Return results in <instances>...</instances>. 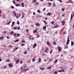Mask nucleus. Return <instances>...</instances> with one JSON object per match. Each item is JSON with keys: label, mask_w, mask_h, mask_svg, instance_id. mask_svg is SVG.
I'll return each mask as SVG.
<instances>
[{"label": "nucleus", "mask_w": 74, "mask_h": 74, "mask_svg": "<svg viewBox=\"0 0 74 74\" xmlns=\"http://www.w3.org/2000/svg\"><path fill=\"white\" fill-rule=\"evenodd\" d=\"M11 21H10L9 22H8V23H7V25H9V24H10V23H11Z\"/></svg>", "instance_id": "2f4dec72"}, {"label": "nucleus", "mask_w": 74, "mask_h": 74, "mask_svg": "<svg viewBox=\"0 0 74 74\" xmlns=\"http://www.w3.org/2000/svg\"><path fill=\"white\" fill-rule=\"evenodd\" d=\"M43 11H45V8H44L43 9Z\"/></svg>", "instance_id": "680f3d73"}, {"label": "nucleus", "mask_w": 74, "mask_h": 74, "mask_svg": "<svg viewBox=\"0 0 74 74\" xmlns=\"http://www.w3.org/2000/svg\"><path fill=\"white\" fill-rule=\"evenodd\" d=\"M29 38V40H33V38H34L33 37L32 38Z\"/></svg>", "instance_id": "c9c22d12"}, {"label": "nucleus", "mask_w": 74, "mask_h": 74, "mask_svg": "<svg viewBox=\"0 0 74 74\" xmlns=\"http://www.w3.org/2000/svg\"><path fill=\"white\" fill-rule=\"evenodd\" d=\"M26 65H25L23 66V68H24V69H25L26 68Z\"/></svg>", "instance_id": "c85d7f7f"}, {"label": "nucleus", "mask_w": 74, "mask_h": 74, "mask_svg": "<svg viewBox=\"0 0 74 74\" xmlns=\"http://www.w3.org/2000/svg\"><path fill=\"white\" fill-rule=\"evenodd\" d=\"M65 24V20H64V21H62V25H64Z\"/></svg>", "instance_id": "20e7f679"}, {"label": "nucleus", "mask_w": 74, "mask_h": 74, "mask_svg": "<svg viewBox=\"0 0 74 74\" xmlns=\"http://www.w3.org/2000/svg\"><path fill=\"white\" fill-rule=\"evenodd\" d=\"M18 48H19L18 47H17L15 49V50H17V49H18Z\"/></svg>", "instance_id": "a19ab883"}, {"label": "nucleus", "mask_w": 74, "mask_h": 74, "mask_svg": "<svg viewBox=\"0 0 74 74\" xmlns=\"http://www.w3.org/2000/svg\"><path fill=\"white\" fill-rule=\"evenodd\" d=\"M36 26H40V25L39 23H37L36 24Z\"/></svg>", "instance_id": "1a4fd4ad"}, {"label": "nucleus", "mask_w": 74, "mask_h": 74, "mask_svg": "<svg viewBox=\"0 0 74 74\" xmlns=\"http://www.w3.org/2000/svg\"><path fill=\"white\" fill-rule=\"evenodd\" d=\"M7 38L9 39V38H10V37H9V36H7Z\"/></svg>", "instance_id": "e2e57ef3"}, {"label": "nucleus", "mask_w": 74, "mask_h": 74, "mask_svg": "<svg viewBox=\"0 0 74 74\" xmlns=\"http://www.w3.org/2000/svg\"><path fill=\"white\" fill-rule=\"evenodd\" d=\"M14 31H12L11 32V33H10V35H11L12 34H14Z\"/></svg>", "instance_id": "6ab92c4d"}, {"label": "nucleus", "mask_w": 74, "mask_h": 74, "mask_svg": "<svg viewBox=\"0 0 74 74\" xmlns=\"http://www.w3.org/2000/svg\"><path fill=\"white\" fill-rule=\"evenodd\" d=\"M19 4L18 3L16 5H15V6H16L17 7H18V6H19Z\"/></svg>", "instance_id": "c756f323"}, {"label": "nucleus", "mask_w": 74, "mask_h": 74, "mask_svg": "<svg viewBox=\"0 0 74 74\" xmlns=\"http://www.w3.org/2000/svg\"><path fill=\"white\" fill-rule=\"evenodd\" d=\"M64 69H63L62 70H61V71H62V72H64Z\"/></svg>", "instance_id": "3c124183"}, {"label": "nucleus", "mask_w": 74, "mask_h": 74, "mask_svg": "<svg viewBox=\"0 0 74 74\" xmlns=\"http://www.w3.org/2000/svg\"><path fill=\"white\" fill-rule=\"evenodd\" d=\"M70 2L68 1H67V2H66V3H70Z\"/></svg>", "instance_id": "864d4df0"}, {"label": "nucleus", "mask_w": 74, "mask_h": 74, "mask_svg": "<svg viewBox=\"0 0 74 74\" xmlns=\"http://www.w3.org/2000/svg\"><path fill=\"white\" fill-rule=\"evenodd\" d=\"M51 68V66H49V67H48L47 69L48 70H49V69H50Z\"/></svg>", "instance_id": "412c9836"}, {"label": "nucleus", "mask_w": 74, "mask_h": 74, "mask_svg": "<svg viewBox=\"0 0 74 74\" xmlns=\"http://www.w3.org/2000/svg\"><path fill=\"white\" fill-rule=\"evenodd\" d=\"M21 5L22 6V7H24V3H22Z\"/></svg>", "instance_id": "2eb2a0df"}, {"label": "nucleus", "mask_w": 74, "mask_h": 74, "mask_svg": "<svg viewBox=\"0 0 74 74\" xmlns=\"http://www.w3.org/2000/svg\"><path fill=\"white\" fill-rule=\"evenodd\" d=\"M24 45H25V44H22V47H23V46H24Z\"/></svg>", "instance_id": "bf43d9fd"}, {"label": "nucleus", "mask_w": 74, "mask_h": 74, "mask_svg": "<svg viewBox=\"0 0 74 74\" xmlns=\"http://www.w3.org/2000/svg\"><path fill=\"white\" fill-rule=\"evenodd\" d=\"M69 2H69V3H73V1H70L69 0Z\"/></svg>", "instance_id": "5701e85b"}, {"label": "nucleus", "mask_w": 74, "mask_h": 74, "mask_svg": "<svg viewBox=\"0 0 74 74\" xmlns=\"http://www.w3.org/2000/svg\"><path fill=\"white\" fill-rule=\"evenodd\" d=\"M17 36H20V34H17Z\"/></svg>", "instance_id": "ea45409f"}, {"label": "nucleus", "mask_w": 74, "mask_h": 74, "mask_svg": "<svg viewBox=\"0 0 74 74\" xmlns=\"http://www.w3.org/2000/svg\"><path fill=\"white\" fill-rule=\"evenodd\" d=\"M33 15H35V14H36V13H35V12H33Z\"/></svg>", "instance_id": "603ef678"}, {"label": "nucleus", "mask_w": 74, "mask_h": 74, "mask_svg": "<svg viewBox=\"0 0 74 74\" xmlns=\"http://www.w3.org/2000/svg\"><path fill=\"white\" fill-rule=\"evenodd\" d=\"M21 42H25V40H22L21 41Z\"/></svg>", "instance_id": "c03bdc74"}, {"label": "nucleus", "mask_w": 74, "mask_h": 74, "mask_svg": "<svg viewBox=\"0 0 74 74\" xmlns=\"http://www.w3.org/2000/svg\"><path fill=\"white\" fill-rule=\"evenodd\" d=\"M58 74V72L57 71L54 72V74Z\"/></svg>", "instance_id": "393cba45"}, {"label": "nucleus", "mask_w": 74, "mask_h": 74, "mask_svg": "<svg viewBox=\"0 0 74 74\" xmlns=\"http://www.w3.org/2000/svg\"><path fill=\"white\" fill-rule=\"evenodd\" d=\"M49 49L48 48H45V51H44V52H46L48 51Z\"/></svg>", "instance_id": "39448f33"}, {"label": "nucleus", "mask_w": 74, "mask_h": 74, "mask_svg": "<svg viewBox=\"0 0 74 74\" xmlns=\"http://www.w3.org/2000/svg\"><path fill=\"white\" fill-rule=\"evenodd\" d=\"M58 25H57L55 27H54V28H58Z\"/></svg>", "instance_id": "b1692460"}, {"label": "nucleus", "mask_w": 74, "mask_h": 74, "mask_svg": "<svg viewBox=\"0 0 74 74\" xmlns=\"http://www.w3.org/2000/svg\"><path fill=\"white\" fill-rule=\"evenodd\" d=\"M16 64H18V63L19 62V59L16 60Z\"/></svg>", "instance_id": "9b49d317"}, {"label": "nucleus", "mask_w": 74, "mask_h": 74, "mask_svg": "<svg viewBox=\"0 0 74 74\" xmlns=\"http://www.w3.org/2000/svg\"><path fill=\"white\" fill-rule=\"evenodd\" d=\"M27 53V51L25 52L24 53V54H25V55H26V54Z\"/></svg>", "instance_id": "a18cd8bd"}, {"label": "nucleus", "mask_w": 74, "mask_h": 74, "mask_svg": "<svg viewBox=\"0 0 74 74\" xmlns=\"http://www.w3.org/2000/svg\"><path fill=\"white\" fill-rule=\"evenodd\" d=\"M52 52H53L52 50H51V51H50V54H52Z\"/></svg>", "instance_id": "37998d69"}, {"label": "nucleus", "mask_w": 74, "mask_h": 74, "mask_svg": "<svg viewBox=\"0 0 74 74\" xmlns=\"http://www.w3.org/2000/svg\"><path fill=\"white\" fill-rule=\"evenodd\" d=\"M37 32V30H35L34 32V33H36Z\"/></svg>", "instance_id": "bb28decb"}, {"label": "nucleus", "mask_w": 74, "mask_h": 74, "mask_svg": "<svg viewBox=\"0 0 74 74\" xmlns=\"http://www.w3.org/2000/svg\"><path fill=\"white\" fill-rule=\"evenodd\" d=\"M69 42H70V39H69V36H68L67 37V40L66 43V45H69Z\"/></svg>", "instance_id": "f257e3e1"}, {"label": "nucleus", "mask_w": 74, "mask_h": 74, "mask_svg": "<svg viewBox=\"0 0 74 74\" xmlns=\"http://www.w3.org/2000/svg\"><path fill=\"white\" fill-rule=\"evenodd\" d=\"M74 44V43L73 42L71 41V45H73Z\"/></svg>", "instance_id": "dca6fc26"}, {"label": "nucleus", "mask_w": 74, "mask_h": 74, "mask_svg": "<svg viewBox=\"0 0 74 74\" xmlns=\"http://www.w3.org/2000/svg\"><path fill=\"white\" fill-rule=\"evenodd\" d=\"M37 1L36 0H33L32 1V3H35Z\"/></svg>", "instance_id": "4468645a"}, {"label": "nucleus", "mask_w": 74, "mask_h": 74, "mask_svg": "<svg viewBox=\"0 0 74 74\" xmlns=\"http://www.w3.org/2000/svg\"><path fill=\"white\" fill-rule=\"evenodd\" d=\"M51 15V13L49 12L47 14V16H49V15Z\"/></svg>", "instance_id": "f8f14e48"}, {"label": "nucleus", "mask_w": 74, "mask_h": 74, "mask_svg": "<svg viewBox=\"0 0 74 74\" xmlns=\"http://www.w3.org/2000/svg\"><path fill=\"white\" fill-rule=\"evenodd\" d=\"M58 62V60H56L55 61V63H57Z\"/></svg>", "instance_id": "58836bf2"}, {"label": "nucleus", "mask_w": 74, "mask_h": 74, "mask_svg": "<svg viewBox=\"0 0 74 74\" xmlns=\"http://www.w3.org/2000/svg\"><path fill=\"white\" fill-rule=\"evenodd\" d=\"M62 11H64V9L62 8Z\"/></svg>", "instance_id": "4c0bfd02"}, {"label": "nucleus", "mask_w": 74, "mask_h": 74, "mask_svg": "<svg viewBox=\"0 0 74 74\" xmlns=\"http://www.w3.org/2000/svg\"><path fill=\"white\" fill-rule=\"evenodd\" d=\"M53 44L54 45H55L56 44V42H53Z\"/></svg>", "instance_id": "e433bc0d"}, {"label": "nucleus", "mask_w": 74, "mask_h": 74, "mask_svg": "<svg viewBox=\"0 0 74 74\" xmlns=\"http://www.w3.org/2000/svg\"><path fill=\"white\" fill-rule=\"evenodd\" d=\"M37 46V44L36 43H35L34 45V46L33 47V48H34L35 47Z\"/></svg>", "instance_id": "0eeeda50"}, {"label": "nucleus", "mask_w": 74, "mask_h": 74, "mask_svg": "<svg viewBox=\"0 0 74 74\" xmlns=\"http://www.w3.org/2000/svg\"><path fill=\"white\" fill-rule=\"evenodd\" d=\"M41 58H40L38 59V62L39 63H40V62H41Z\"/></svg>", "instance_id": "ddd939ff"}, {"label": "nucleus", "mask_w": 74, "mask_h": 74, "mask_svg": "<svg viewBox=\"0 0 74 74\" xmlns=\"http://www.w3.org/2000/svg\"><path fill=\"white\" fill-rule=\"evenodd\" d=\"M18 40H15V42H18Z\"/></svg>", "instance_id": "de8ad7c7"}, {"label": "nucleus", "mask_w": 74, "mask_h": 74, "mask_svg": "<svg viewBox=\"0 0 74 74\" xmlns=\"http://www.w3.org/2000/svg\"><path fill=\"white\" fill-rule=\"evenodd\" d=\"M68 48V47L66 45L65 46V49H66V48Z\"/></svg>", "instance_id": "473e14b6"}, {"label": "nucleus", "mask_w": 74, "mask_h": 74, "mask_svg": "<svg viewBox=\"0 0 74 74\" xmlns=\"http://www.w3.org/2000/svg\"><path fill=\"white\" fill-rule=\"evenodd\" d=\"M34 61H35V58H34L32 59V61L34 62Z\"/></svg>", "instance_id": "aec40b11"}, {"label": "nucleus", "mask_w": 74, "mask_h": 74, "mask_svg": "<svg viewBox=\"0 0 74 74\" xmlns=\"http://www.w3.org/2000/svg\"><path fill=\"white\" fill-rule=\"evenodd\" d=\"M28 70H29V68H26V69H24V71H27Z\"/></svg>", "instance_id": "9d476101"}, {"label": "nucleus", "mask_w": 74, "mask_h": 74, "mask_svg": "<svg viewBox=\"0 0 74 74\" xmlns=\"http://www.w3.org/2000/svg\"><path fill=\"white\" fill-rule=\"evenodd\" d=\"M73 18V14H71V20L72 19V18Z\"/></svg>", "instance_id": "a211bd4d"}, {"label": "nucleus", "mask_w": 74, "mask_h": 74, "mask_svg": "<svg viewBox=\"0 0 74 74\" xmlns=\"http://www.w3.org/2000/svg\"><path fill=\"white\" fill-rule=\"evenodd\" d=\"M6 68H7V66H5L4 67V69H6Z\"/></svg>", "instance_id": "052dcab7"}, {"label": "nucleus", "mask_w": 74, "mask_h": 74, "mask_svg": "<svg viewBox=\"0 0 74 74\" xmlns=\"http://www.w3.org/2000/svg\"><path fill=\"white\" fill-rule=\"evenodd\" d=\"M50 23H52V25H54V22H51Z\"/></svg>", "instance_id": "4be33fe9"}, {"label": "nucleus", "mask_w": 74, "mask_h": 74, "mask_svg": "<svg viewBox=\"0 0 74 74\" xmlns=\"http://www.w3.org/2000/svg\"><path fill=\"white\" fill-rule=\"evenodd\" d=\"M40 70H42V71H44V69H45V68L44 67L43 68H42L41 67H40Z\"/></svg>", "instance_id": "6e6552de"}, {"label": "nucleus", "mask_w": 74, "mask_h": 74, "mask_svg": "<svg viewBox=\"0 0 74 74\" xmlns=\"http://www.w3.org/2000/svg\"><path fill=\"white\" fill-rule=\"evenodd\" d=\"M12 24L14 25H15V22L14 21L12 22Z\"/></svg>", "instance_id": "a878e982"}, {"label": "nucleus", "mask_w": 74, "mask_h": 74, "mask_svg": "<svg viewBox=\"0 0 74 74\" xmlns=\"http://www.w3.org/2000/svg\"><path fill=\"white\" fill-rule=\"evenodd\" d=\"M46 27H47L46 26H45L44 27H43V29L44 30V29H46Z\"/></svg>", "instance_id": "f3484780"}, {"label": "nucleus", "mask_w": 74, "mask_h": 74, "mask_svg": "<svg viewBox=\"0 0 74 74\" xmlns=\"http://www.w3.org/2000/svg\"><path fill=\"white\" fill-rule=\"evenodd\" d=\"M14 36H16V33H14V34L13 35Z\"/></svg>", "instance_id": "cd10ccee"}, {"label": "nucleus", "mask_w": 74, "mask_h": 74, "mask_svg": "<svg viewBox=\"0 0 74 74\" xmlns=\"http://www.w3.org/2000/svg\"><path fill=\"white\" fill-rule=\"evenodd\" d=\"M58 50L59 51H61V47L59 46H58Z\"/></svg>", "instance_id": "423d86ee"}, {"label": "nucleus", "mask_w": 74, "mask_h": 74, "mask_svg": "<svg viewBox=\"0 0 74 74\" xmlns=\"http://www.w3.org/2000/svg\"><path fill=\"white\" fill-rule=\"evenodd\" d=\"M49 4L50 5H51V3H49Z\"/></svg>", "instance_id": "0e129e2a"}, {"label": "nucleus", "mask_w": 74, "mask_h": 74, "mask_svg": "<svg viewBox=\"0 0 74 74\" xmlns=\"http://www.w3.org/2000/svg\"><path fill=\"white\" fill-rule=\"evenodd\" d=\"M11 8H12V9L14 8V7L13 6H12L11 7Z\"/></svg>", "instance_id": "7c9ffc66"}, {"label": "nucleus", "mask_w": 74, "mask_h": 74, "mask_svg": "<svg viewBox=\"0 0 74 74\" xmlns=\"http://www.w3.org/2000/svg\"><path fill=\"white\" fill-rule=\"evenodd\" d=\"M16 29H17V27H15L14 28V30H16Z\"/></svg>", "instance_id": "f704fd0d"}, {"label": "nucleus", "mask_w": 74, "mask_h": 74, "mask_svg": "<svg viewBox=\"0 0 74 74\" xmlns=\"http://www.w3.org/2000/svg\"><path fill=\"white\" fill-rule=\"evenodd\" d=\"M32 37V36L30 35L29 36V38H31V37Z\"/></svg>", "instance_id": "49530a36"}, {"label": "nucleus", "mask_w": 74, "mask_h": 74, "mask_svg": "<svg viewBox=\"0 0 74 74\" xmlns=\"http://www.w3.org/2000/svg\"><path fill=\"white\" fill-rule=\"evenodd\" d=\"M47 45H48L49 46V47H50V46L51 45V42H50L49 41L47 42Z\"/></svg>", "instance_id": "f03ea898"}, {"label": "nucleus", "mask_w": 74, "mask_h": 74, "mask_svg": "<svg viewBox=\"0 0 74 74\" xmlns=\"http://www.w3.org/2000/svg\"><path fill=\"white\" fill-rule=\"evenodd\" d=\"M20 29V27H18L17 28L18 30L19 29Z\"/></svg>", "instance_id": "8fccbe9b"}, {"label": "nucleus", "mask_w": 74, "mask_h": 74, "mask_svg": "<svg viewBox=\"0 0 74 74\" xmlns=\"http://www.w3.org/2000/svg\"><path fill=\"white\" fill-rule=\"evenodd\" d=\"M37 12H38V13H40V10H38L37 11Z\"/></svg>", "instance_id": "72a5a7b5"}, {"label": "nucleus", "mask_w": 74, "mask_h": 74, "mask_svg": "<svg viewBox=\"0 0 74 74\" xmlns=\"http://www.w3.org/2000/svg\"><path fill=\"white\" fill-rule=\"evenodd\" d=\"M1 14V11L0 10V16H1V15H0V14Z\"/></svg>", "instance_id": "09e8293b"}, {"label": "nucleus", "mask_w": 74, "mask_h": 74, "mask_svg": "<svg viewBox=\"0 0 74 74\" xmlns=\"http://www.w3.org/2000/svg\"><path fill=\"white\" fill-rule=\"evenodd\" d=\"M58 72H59L60 73H61V72H62V71H58Z\"/></svg>", "instance_id": "69168bd1"}, {"label": "nucleus", "mask_w": 74, "mask_h": 74, "mask_svg": "<svg viewBox=\"0 0 74 74\" xmlns=\"http://www.w3.org/2000/svg\"><path fill=\"white\" fill-rule=\"evenodd\" d=\"M9 67H10L11 68L13 67V65L11 63H9L8 64Z\"/></svg>", "instance_id": "7ed1b4c3"}, {"label": "nucleus", "mask_w": 74, "mask_h": 74, "mask_svg": "<svg viewBox=\"0 0 74 74\" xmlns=\"http://www.w3.org/2000/svg\"><path fill=\"white\" fill-rule=\"evenodd\" d=\"M15 51H16V50H15V49H14V50L13 51V52H14Z\"/></svg>", "instance_id": "338daca9"}, {"label": "nucleus", "mask_w": 74, "mask_h": 74, "mask_svg": "<svg viewBox=\"0 0 74 74\" xmlns=\"http://www.w3.org/2000/svg\"><path fill=\"white\" fill-rule=\"evenodd\" d=\"M24 16H24L22 15V18H24Z\"/></svg>", "instance_id": "13d9d810"}, {"label": "nucleus", "mask_w": 74, "mask_h": 74, "mask_svg": "<svg viewBox=\"0 0 74 74\" xmlns=\"http://www.w3.org/2000/svg\"><path fill=\"white\" fill-rule=\"evenodd\" d=\"M20 63H21V64H22V63H23V61H21L20 62Z\"/></svg>", "instance_id": "4d7b16f0"}, {"label": "nucleus", "mask_w": 74, "mask_h": 74, "mask_svg": "<svg viewBox=\"0 0 74 74\" xmlns=\"http://www.w3.org/2000/svg\"><path fill=\"white\" fill-rule=\"evenodd\" d=\"M12 2L14 3V4H15V2L14 1H13Z\"/></svg>", "instance_id": "5fc2aeb1"}, {"label": "nucleus", "mask_w": 74, "mask_h": 74, "mask_svg": "<svg viewBox=\"0 0 74 74\" xmlns=\"http://www.w3.org/2000/svg\"><path fill=\"white\" fill-rule=\"evenodd\" d=\"M17 24L19 25V21H18L17 22Z\"/></svg>", "instance_id": "79ce46f5"}, {"label": "nucleus", "mask_w": 74, "mask_h": 74, "mask_svg": "<svg viewBox=\"0 0 74 74\" xmlns=\"http://www.w3.org/2000/svg\"><path fill=\"white\" fill-rule=\"evenodd\" d=\"M14 16H16V13H14Z\"/></svg>", "instance_id": "774afa93"}, {"label": "nucleus", "mask_w": 74, "mask_h": 74, "mask_svg": "<svg viewBox=\"0 0 74 74\" xmlns=\"http://www.w3.org/2000/svg\"><path fill=\"white\" fill-rule=\"evenodd\" d=\"M22 69H23V67H22V66H21V70H22Z\"/></svg>", "instance_id": "6e6d98bb"}]
</instances>
